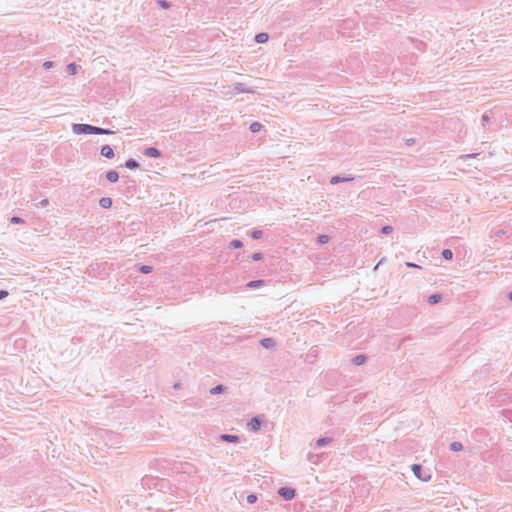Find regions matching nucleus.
Segmentation results:
<instances>
[{
  "label": "nucleus",
  "instance_id": "26",
  "mask_svg": "<svg viewBox=\"0 0 512 512\" xmlns=\"http://www.w3.org/2000/svg\"><path fill=\"white\" fill-rule=\"evenodd\" d=\"M252 259L254 261H258V260L262 259V254L261 253H255V254L252 255Z\"/></svg>",
  "mask_w": 512,
  "mask_h": 512
},
{
  "label": "nucleus",
  "instance_id": "7",
  "mask_svg": "<svg viewBox=\"0 0 512 512\" xmlns=\"http://www.w3.org/2000/svg\"><path fill=\"white\" fill-rule=\"evenodd\" d=\"M255 40L257 43H265L268 40V34H266V33L257 34L255 37Z\"/></svg>",
  "mask_w": 512,
  "mask_h": 512
},
{
  "label": "nucleus",
  "instance_id": "19",
  "mask_svg": "<svg viewBox=\"0 0 512 512\" xmlns=\"http://www.w3.org/2000/svg\"><path fill=\"white\" fill-rule=\"evenodd\" d=\"M451 449L453 451H460L462 449V445L459 442H454L451 444Z\"/></svg>",
  "mask_w": 512,
  "mask_h": 512
},
{
  "label": "nucleus",
  "instance_id": "22",
  "mask_svg": "<svg viewBox=\"0 0 512 512\" xmlns=\"http://www.w3.org/2000/svg\"><path fill=\"white\" fill-rule=\"evenodd\" d=\"M67 68H68L70 74L74 75L76 73V65L75 64H73V63L69 64Z\"/></svg>",
  "mask_w": 512,
  "mask_h": 512
},
{
  "label": "nucleus",
  "instance_id": "25",
  "mask_svg": "<svg viewBox=\"0 0 512 512\" xmlns=\"http://www.w3.org/2000/svg\"><path fill=\"white\" fill-rule=\"evenodd\" d=\"M231 245H232V247H234V248H240V247H242V243H241L239 240H234V241H232Z\"/></svg>",
  "mask_w": 512,
  "mask_h": 512
},
{
  "label": "nucleus",
  "instance_id": "20",
  "mask_svg": "<svg viewBox=\"0 0 512 512\" xmlns=\"http://www.w3.org/2000/svg\"><path fill=\"white\" fill-rule=\"evenodd\" d=\"M256 501H257V496H256V495H254V494H250V495H248V496H247V502H248L249 504H253V503H255Z\"/></svg>",
  "mask_w": 512,
  "mask_h": 512
},
{
  "label": "nucleus",
  "instance_id": "24",
  "mask_svg": "<svg viewBox=\"0 0 512 512\" xmlns=\"http://www.w3.org/2000/svg\"><path fill=\"white\" fill-rule=\"evenodd\" d=\"M318 240H319V242H320L321 244H325V243H327V242H328L329 238H328V236H326V235H321V236H319Z\"/></svg>",
  "mask_w": 512,
  "mask_h": 512
},
{
  "label": "nucleus",
  "instance_id": "16",
  "mask_svg": "<svg viewBox=\"0 0 512 512\" xmlns=\"http://www.w3.org/2000/svg\"><path fill=\"white\" fill-rule=\"evenodd\" d=\"M439 301H440V296H438V295H432V296H430V297H429V299H428V302H429L430 304H436V303H438Z\"/></svg>",
  "mask_w": 512,
  "mask_h": 512
},
{
  "label": "nucleus",
  "instance_id": "17",
  "mask_svg": "<svg viewBox=\"0 0 512 512\" xmlns=\"http://www.w3.org/2000/svg\"><path fill=\"white\" fill-rule=\"evenodd\" d=\"M223 390H224V387H223L222 385H218V386H216V387L212 388L210 392H211L212 394H219V393H221Z\"/></svg>",
  "mask_w": 512,
  "mask_h": 512
},
{
  "label": "nucleus",
  "instance_id": "12",
  "mask_svg": "<svg viewBox=\"0 0 512 512\" xmlns=\"http://www.w3.org/2000/svg\"><path fill=\"white\" fill-rule=\"evenodd\" d=\"M261 127H262V126H261V124H260V123H258V122H253V123L250 125V130H251L252 132L256 133V132L260 131Z\"/></svg>",
  "mask_w": 512,
  "mask_h": 512
},
{
  "label": "nucleus",
  "instance_id": "21",
  "mask_svg": "<svg viewBox=\"0 0 512 512\" xmlns=\"http://www.w3.org/2000/svg\"><path fill=\"white\" fill-rule=\"evenodd\" d=\"M140 271L142 273H145V274H148L152 271V267L151 266H147V265H144L140 268Z\"/></svg>",
  "mask_w": 512,
  "mask_h": 512
},
{
  "label": "nucleus",
  "instance_id": "9",
  "mask_svg": "<svg viewBox=\"0 0 512 512\" xmlns=\"http://www.w3.org/2000/svg\"><path fill=\"white\" fill-rule=\"evenodd\" d=\"M221 438L224 441H227V442H236L238 440L237 436H235V435H228V434L222 435Z\"/></svg>",
  "mask_w": 512,
  "mask_h": 512
},
{
  "label": "nucleus",
  "instance_id": "2",
  "mask_svg": "<svg viewBox=\"0 0 512 512\" xmlns=\"http://www.w3.org/2000/svg\"><path fill=\"white\" fill-rule=\"evenodd\" d=\"M278 493L285 500H291L295 496V491L287 487L281 488Z\"/></svg>",
  "mask_w": 512,
  "mask_h": 512
},
{
  "label": "nucleus",
  "instance_id": "29",
  "mask_svg": "<svg viewBox=\"0 0 512 512\" xmlns=\"http://www.w3.org/2000/svg\"><path fill=\"white\" fill-rule=\"evenodd\" d=\"M8 295L6 291H0V300Z\"/></svg>",
  "mask_w": 512,
  "mask_h": 512
},
{
  "label": "nucleus",
  "instance_id": "35",
  "mask_svg": "<svg viewBox=\"0 0 512 512\" xmlns=\"http://www.w3.org/2000/svg\"><path fill=\"white\" fill-rule=\"evenodd\" d=\"M509 299L512 301V292L509 294Z\"/></svg>",
  "mask_w": 512,
  "mask_h": 512
},
{
  "label": "nucleus",
  "instance_id": "31",
  "mask_svg": "<svg viewBox=\"0 0 512 512\" xmlns=\"http://www.w3.org/2000/svg\"><path fill=\"white\" fill-rule=\"evenodd\" d=\"M160 4L163 8H168V5L165 2H160Z\"/></svg>",
  "mask_w": 512,
  "mask_h": 512
},
{
  "label": "nucleus",
  "instance_id": "11",
  "mask_svg": "<svg viewBox=\"0 0 512 512\" xmlns=\"http://www.w3.org/2000/svg\"><path fill=\"white\" fill-rule=\"evenodd\" d=\"M146 155H148L150 157H158L159 151L156 148H148L146 150Z\"/></svg>",
  "mask_w": 512,
  "mask_h": 512
},
{
  "label": "nucleus",
  "instance_id": "32",
  "mask_svg": "<svg viewBox=\"0 0 512 512\" xmlns=\"http://www.w3.org/2000/svg\"><path fill=\"white\" fill-rule=\"evenodd\" d=\"M324 442H325V440H324V439H320V440L318 441V444H319V445H322V444H324Z\"/></svg>",
  "mask_w": 512,
  "mask_h": 512
},
{
  "label": "nucleus",
  "instance_id": "15",
  "mask_svg": "<svg viewBox=\"0 0 512 512\" xmlns=\"http://www.w3.org/2000/svg\"><path fill=\"white\" fill-rule=\"evenodd\" d=\"M263 280H256V281H251L248 283V287H259V286H262L263 285Z\"/></svg>",
  "mask_w": 512,
  "mask_h": 512
},
{
  "label": "nucleus",
  "instance_id": "18",
  "mask_svg": "<svg viewBox=\"0 0 512 512\" xmlns=\"http://www.w3.org/2000/svg\"><path fill=\"white\" fill-rule=\"evenodd\" d=\"M126 167L129 169H134V168L138 167V164L134 160H128L126 162Z\"/></svg>",
  "mask_w": 512,
  "mask_h": 512
},
{
  "label": "nucleus",
  "instance_id": "5",
  "mask_svg": "<svg viewBox=\"0 0 512 512\" xmlns=\"http://www.w3.org/2000/svg\"><path fill=\"white\" fill-rule=\"evenodd\" d=\"M248 426L249 428L252 430V431H257L260 427V421L257 419V418H253L249 423H248Z\"/></svg>",
  "mask_w": 512,
  "mask_h": 512
},
{
  "label": "nucleus",
  "instance_id": "34",
  "mask_svg": "<svg viewBox=\"0 0 512 512\" xmlns=\"http://www.w3.org/2000/svg\"><path fill=\"white\" fill-rule=\"evenodd\" d=\"M407 266L409 267H415L416 265L412 264V263H407Z\"/></svg>",
  "mask_w": 512,
  "mask_h": 512
},
{
  "label": "nucleus",
  "instance_id": "10",
  "mask_svg": "<svg viewBox=\"0 0 512 512\" xmlns=\"http://www.w3.org/2000/svg\"><path fill=\"white\" fill-rule=\"evenodd\" d=\"M261 344L265 348H270L274 345V341L271 338H265L261 341Z\"/></svg>",
  "mask_w": 512,
  "mask_h": 512
},
{
  "label": "nucleus",
  "instance_id": "1",
  "mask_svg": "<svg viewBox=\"0 0 512 512\" xmlns=\"http://www.w3.org/2000/svg\"><path fill=\"white\" fill-rule=\"evenodd\" d=\"M73 131L76 134H111L110 130L98 128L88 124H75Z\"/></svg>",
  "mask_w": 512,
  "mask_h": 512
},
{
  "label": "nucleus",
  "instance_id": "23",
  "mask_svg": "<svg viewBox=\"0 0 512 512\" xmlns=\"http://www.w3.org/2000/svg\"><path fill=\"white\" fill-rule=\"evenodd\" d=\"M392 231H393V228L391 226H384L382 228V233H384V234H390V233H392Z\"/></svg>",
  "mask_w": 512,
  "mask_h": 512
},
{
  "label": "nucleus",
  "instance_id": "13",
  "mask_svg": "<svg viewBox=\"0 0 512 512\" xmlns=\"http://www.w3.org/2000/svg\"><path fill=\"white\" fill-rule=\"evenodd\" d=\"M442 256H443V258H444V259H446V260H451V259H452V256H453V253H452V251H451V250H449V249H445V250H443V252H442Z\"/></svg>",
  "mask_w": 512,
  "mask_h": 512
},
{
  "label": "nucleus",
  "instance_id": "3",
  "mask_svg": "<svg viewBox=\"0 0 512 512\" xmlns=\"http://www.w3.org/2000/svg\"><path fill=\"white\" fill-rule=\"evenodd\" d=\"M101 155L106 158H113L114 157L113 149L110 146L105 145L101 148Z\"/></svg>",
  "mask_w": 512,
  "mask_h": 512
},
{
  "label": "nucleus",
  "instance_id": "6",
  "mask_svg": "<svg viewBox=\"0 0 512 512\" xmlns=\"http://www.w3.org/2000/svg\"><path fill=\"white\" fill-rule=\"evenodd\" d=\"M106 178H107L110 182L114 183V182L118 181V173H117L116 171H109V172L107 173V175H106Z\"/></svg>",
  "mask_w": 512,
  "mask_h": 512
},
{
  "label": "nucleus",
  "instance_id": "33",
  "mask_svg": "<svg viewBox=\"0 0 512 512\" xmlns=\"http://www.w3.org/2000/svg\"><path fill=\"white\" fill-rule=\"evenodd\" d=\"M331 182H332V183H336V182H338V180H337L336 178H332V179H331Z\"/></svg>",
  "mask_w": 512,
  "mask_h": 512
},
{
  "label": "nucleus",
  "instance_id": "4",
  "mask_svg": "<svg viewBox=\"0 0 512 512\" xmlns=\"http://www.w3.org/2000/svg\"><path fill=\"white\" fill-rule=\"evenodd\" d=\"M412 470H413L414 474H415L419 479H422V480H425V481L429 479V477H422V476H421V470H422V468H421V466H420V465L414 464V465L412 466Z\"/></svg>",
  "mask_w": 512,
  "mask_h": 512
},
{
  "label": "nucleus",
  "instance_id": "28",
  "mask_svg": "<svg viewBox=\"0 0 512 512\" xmlns=\"http://www.w3.org/2000/svg\"><path fill=\"white\" fill-rule=\"evenodd\" d=\"M43 66L46 69H50L53 66V63L51 61H46V62H44Z\"/></svg>",
  "mask_w": 512,
  "mask_h": 512
},
{
  "label": "nucleus",
  "instance_id": "8",
  "mask_svg": "<svg viewBox=\"0 0 512 512\" xmlns=\"http://www.w3.org/2000/svg\"><path fill=\"white\" fill-rule=\"evenodd\" d=\"M100 205L103 208H110L112 205V200L110 198H102L100 200Z\"/></svg>",
  "mask_w": 512,
  "mask_h": 512
},
{
  "label": "nucleus",
  "instance_id": "27",
  "mask_svg": "<svg viewBox=\"0 0 512 512\" xmlns=\"http://www.w3.org/2000/svg\"><path fill=\"white\" fill-rule=\"evenodd\" d=\"M252 236H253V238L258 239V238H260L262 236V232L261 231H254Z\"/></svg>",
  "mask_w": 512,
  "mask_h": 512
},
{
  "label": "nucleus",
  "instance_id": "30",
  "mask_svg": "<svg viewBox=\"0 0 512 512\" xmlns=\"http://www.w3.org/2000/svg\"><path fill=\"white\" fill-rule=\"evenodd\" d=\"M12 222H14V223H20V222H21V219H20V218H18V217H13V218H12Z\"/></svg>",
  "mask_w": 512,
  "mask_h": 512
},
{
  "label": "nucleus",
  "instance_id": "14",
  "mask_svg": "<svg viewBox=\"0 0 512 512\" xmlns=\"http://www.w3.org/2000/svg\"><path fill=\"white\" fill-rule=\"evenodd\" d=\"M354 364L361 365L365 362V357L363 355H358L353 359Z\"/></svg>",
  "mask_w": 512,
  "mask_h": 512
}]
</instances>
